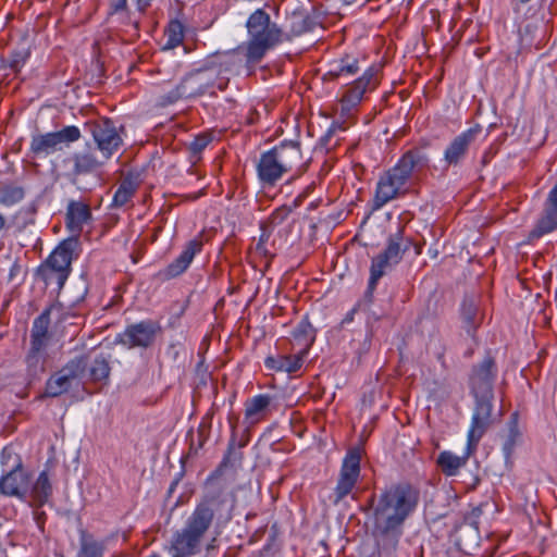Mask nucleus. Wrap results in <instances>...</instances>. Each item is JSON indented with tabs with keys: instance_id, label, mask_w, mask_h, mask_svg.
Masks as SVG:
<instances>
[{
	"instance_id": "nucleus-37",
	"label": "nucleus",
	"mask_w": 557,
	"mask_h": 557,
	"mask_svg": "<svg viewBox=\"0 0 557 557\" xmlns=\"http://www.w3.org/2000/svg\"><path fill=\"white\" fill-rule=\"evenodd\" d=\"M75 170L78 173L89 172L97 169L101 163L90 152L78 153L74 158Z\"/></svg>"
},
{
	"instance_id": "nucleus-3",
	"label": "nucleus",
	"mask_w": 557,
	"mask_h": 557,
	"mask_svg": "<svg viewBox=\"0 0 557 557\" xmlns=\"http://www.w3.org/2000/svg\"><path fill=\"white\" fill-rule=\"evenodd\" d=\"M0 493L15 497L30 507H39L48 503L52 495V485L47 471H41L36 480H32L25 469H10L0 478Z\"/></svg>"
},
{
	"instance_id": "nucleus-5",
	"label": "nucleus",
	"mask_w": 557,
	"mask_h": 557,
	"mask_svg": "<svg viewBox=\"0 0 557 557\" xmlns=\"http://www.w3.org/2000/svg\"><path fill=\"white\" fill-rule=\"evenodd\" d=\"M50 309L44 310L33 322L29 349L25 356L26 374L35 379L45 371L50 341Z\"/></svg>"
},
{
	"instance_id": "nucleus-34",
	"label": "nucleus",
	"mask_w": 557,
	"mask_h": 557,
	"mask_svg": "<svg viewBox=\"0 0 557 557\" xmlns=\"http://www.w3.org/2000/svg\"><path fill=\"white\" fill-rule=\"evenodd\" d=\"M24 189L15 185H7L0 188V206L13 207L24 198Z\"/></svg>"
},
{
	"instance_id": "nucleus-13",
	"label": "nucleus",
	"mask_w": 557,
	"mask_h": 557,
	"mask_svg": "<svg viewBox=\"0 0 557 557\" xmlns=\"http://www.w3.org/2000/svg\"><path fill=\"white\" fill-rule=\"evenodd\" d=\"M81 138V131L75 125L63 127L59 132L36 135L32 138L30 150L40 157L49 156L62 148V145L71 144Z\"/></svg>"
},
{
	"instance_id": "nucleus-49",
	"label": "nucleus",
	"mask_w": 557,
	"mask_h": 557,
	"mask_svg": "<svg viewBox=\"0 0 557 557\" xmlns=\"http://www.w3.org/2000/svg\"><path fill=\"white\" fill-rule=\"evenodd\" d=\"M280 133H281V136H283L285 133V129L282 126H281Z\"/></svg>"
},
{
	"instance_id": "nucleus-32",
	"label": "nucleus",
	"mask_w": 557,
	"mask_h": 557,
	"mask_svg": "<svg viewBox=\"0 0 557 557\" xmlns=\"http://www.w3.org/2000/svg\"><path fill=\"white\" fill-rule=\"evenodd\" d=\"M79 550L76 557H103L104 543L86 531H81Z\"/></svg>"
},
{
	"instance_id": "nucleus-30",
	"label": "nucleus",
	"mask_w": 557,
	"mask_h": 557,
	"mask_svg": "<svg viewBox=\"0 0 557 557\" xmlns=\"http://www.w3.org/2000/svg\"><path fill=\"white\" fill-rule=\"evenodd\" d=\"M409 246L410 240L404 244V227H401L396 234L388 237L387 246L382 253H384V258H388L397 264L401 260L403 253L409 249Z\"/></svg>"
},
{
	"instance_id": "nucleus-47",
	"label": "nucleus",
	"mask_w": 557,
	"mask_h": 557,
	"mask_svg": "<svg viewBox=\"0 0 557 557\" xmlns=\"http://www.w3.org/2000/svg\"><path fill=\"white\" fill-rule=\"evenodd\" d=\"M268 239V236L265 235L264 231H262V234L260 235V239H259V243H258V249H263V245L264 243L267 242Z\"/></svg>"
},
{
	"instance_id": "nucleus-28",
	"label": "nucleus",
	"mask_w": 557,
	"mask_h": 557,
	"mask_svg": "<svg viewBox=\"0 0 557 557\" xmlns=\"http://www.w3.org/2000/svg\"><path fill=\"white\" fill-rule=\"evenodd\" d=\"M460 314L466 332L473 336L483 319L479 310L478 301L474 298H465L461 304Z\"/></svg>"
},
{
	"instance_id": "nucleus-44",
	"label": "nucleus",
	"mask_w": 557,
	"mask_h": 557,
	"mask_svg": "<svg viewBox=\"0 0 557 557\" xmlns=\"http://www.w3.org/2000/svg\"><path fill=\"white\" fill-rule=\"evenodd\" d=\"M302 201V194H298L297 197L293 200V202L289 205L287 202H284L283 205H281V216L283 215V213H289L292 211L293 208H296L298 207Z\"/></svg>"
},
{
	"instance_id": "nucleus-43",
	"label": "nucleus",
	"mask_w": 557,
	"mask_h": 557,
	"mask_svg": "<svg viewBox=\"0 0 557 557\" xmlns=\"http://www.w3.org/2000/svg\"><path fill=\"white\" fill-rule=\"evenodd\" d=\"M298 116H299V113L296 112V113L288 114L284 119L281 117V124L284 123L286 126H288L290 124L293 126V128L295 129L297 136L299 135Z\"/></svg>"
},
{
	"instance_id": "nucleus-38",
	"label": "nucleus",
	"mask_w": 557,
	"mask_h": 557,
	"mask_svg": "<svg viewBox=\"0 0 557 557\" xmlns=\"http://www.w3.org/2000/svg\"><path fill=\"white\" fill-rule=\"evenodd\" d=\"M0 462L3 468V472L10 469L22 468L23 463L20 456L15 453L12 446H5L0 455Z\"/></svg>"
},
{
	"instance_id": "nucleus-4",
	"label": "nucleus",
	"mask_w": 557,
	"mask_h": 557,
	"mask_svg": "<svg viewBox=\"0 0 557 557\" xmlns=\"http://www.w3.org/2000/svg\"><path fill=\"white\" fill-rule=\"evenodd\" d=\"M213 517L214 512L208 505H198L187 518L184 527L172 534L165 546L170 557H190L199 554Z\"/></svg>"
},
{
	"instance_id": "nucleus-25",
	"label": "nucleus",
	"mask_w": 557,
	"mask_h": 557,
	"mask_svg": "<svg viewBox=\"0 0 557 557\" xmlns=\"http://www.w3.org/2000/svg\"><path fill=\"white\" fill-rule=\"evenodd\" d=\"M476 449H469V442L467 441V448L462 456H457L449 450L440 453L436 463L441 471L446 476H455L459 470L463 468L469 458L475 453Z\"/></svg>"
},
{
	"instance_id": "nucleus-41",
	"label": "nucleus",
	"mask_w": 557,
	"mask_h": 557,
	"mask_svg": "<svg viewBox=\"0 0 557 557\" xmlns=\"http://www.w3.org/2000/svg\"><path fill=\"white\" fill-rule=\"evenodd\" d=\"M209 143L210 138L207 135H199L190 143V150L195 154H198L209 145Z\"/></svg>"
},
{
	"instance_id": "nucleus-6",
	"label": "nucleus",
	"mask_w": 557,
	"mask_h": 557,
	"mask_svg": "<svg viewBox=\"0 0 557 557\" xmlns=\"http://www.w3.org/2000/svg\"><path fill=\"white\" fill-rule=\"evenodd\" d=\"M249 39L245 45L248 63L259 62L267 51L274 46V25H270V16L262 10L255 11L246 23Z\"/></svg>"
},
{
	"instance_id": "nucleus-19",
	"label": "nucleus",
	"mask_w": 557,
	"mask_h": 557,
	"mask_svg": "<svg viewBox=\"0 0 557 557\" xmlns=\"http://www.w3.org/2000/svg\"><path fill=\"white\" fill-rule=\"evenodd\" d=\"M156 326L148 321L127 326L117 335V342L127 348L148 347L154 339Z\"/></svg>"
},
{
	"instance_id": "nucleus-18",
	"label": "nucleus",
	"mask_w": 557,
	"mask_h": 557,
	"mask_svg": "<svg viewBox=\"0 0 557 557\" xmlns=\"http://www.w3.org/2000/svg\"><path fill=\"white\" fill-rule=\"evenodd\" d=\"M557 230V181L549 190L544 205L542 214L531 230L529 237L539 239L542 236Z\"/></svg>"
},
{
	"instance_id": "nucleus-50",
	"label": "nucleus",
	"mask_w": 557,
	"mask_h": 557,
	"mask_svg": "<svg viewBox=\"0 0 557 557\" xmlns=\"http://www.w3.org/2000/svg\"><path fill=\"white\" fill-rule=\"evenodd\" d=\"M288 305H289V307H290L292 309H294V305L292 304V301H290V300L288 301Z\"/></svg>"
},
{
	"instance_id": "nucleus-8",
	"label": "nucleus",
	"mask_w": 557,
	"mask_h": 557,
	"mask_svg": "<svg viewBox=\"0 0 557 557\" xmlns=\"http://www.w3.org/2000/svg\"><path fill=\"white\" fill-rule=\"evenodd\" d=\"M431 143L421 140L405 151L394 166L395 172L409 185H418L430 169L431 159L426 152Z\"/></svg>"
},
{
	"instance_id": "nucleus-21",
	"label": "nucleus",
	"mask_w": 557,
	"mask_h": 557,
	"mask_svg": "<svg viewBox=\"0 0 557 557\" xmlns=\"http://www.w3.org/2000/svg\"><path fill=\"white\" fill-rule=\"evenodd\" d=\"M301 161L299 143L294 139L284 138L281 141V177L286 172L292 173L287 182L296 177L299 174Z\"/></svg>"
},
{
	"instance_id": "nucleus-35",
	"label": "nucleus",
	"mask_w": 557,
	"mask_h": 557,
	"mask_svg": "<svg viewBox=\"0 0 557 557\" xmlns=\"http://www.w3.org/2000/svg\"><path fill=\"white\" fill-rule=\"evenodd\" d=\"M393 264L395 263L388 258H384L382 252L373 258L370 269V286H375L377 281L385 274L386 269Z\"/></svg>"
},
{
	"instance_id": "nucleus-16",
	"label": "nucleus",
	"mask_w": 557,
	"mask_h": 557,
	"mask_svg": "<svg viewBox=\"0 0 557 557\" xmlns=\"http://www.w3.org/2000/svg\"><path fill=\"white\" fill-rule=\"evenodd\" d=\"M493 399L475 400V406L468 431L469 449H476L481 438L493 424Z\"/></svg>"
},
{
	"instance_id": "nucleus-31",
	"label": "nucleus",
	"mask_w": 557,
	"mask_h": 557,
	"mask_svg": "<svg viewBox=\"0 0 557 557\" xmlns=\"http://www.w3.org/2000/svg\"><path fill=\"white\" fill-rule=\"evenodd\" d=\"M359 60L352 55H345L338 62L334 63L331 70L325 74V78L336 79L342 76H351L359 72Z\"/></svg>"
},
{
	"instance_id": "nucleus-33",
	"label": "nucleus",
	"mask_w": 557,
	"mask_h": 557,
	"mask_svg": "<svg viewBox=\"0 0 557 557\" xmlns=\"http://www.w3.org/2000/svg\"><path fill=\"white\" fill-rule=\"evenodd\" d=\"M137 187L138 185L133 178L123 180L114 193L112 205L114 207L126 205L134 196Z\"/></svg>"
},
{
	"instance_id": "nucleus-2",
	"label": "nucleus",
	"mask_w": 557,
	"mask_h": 557,
	"mask_svg": "<svg viewBox=\"0 0 557 557\" xmlns=\"http://www.w3.org/2000/svg\"><path fill=\"white\" fill-rule=\"evenodd\" d=\"M380 84V71L370 66L363 74L348 84L339 99V115L344 119L342 122H334L327 132L321 137L320 144L326 150L334 149L342 137L339 133H344L350 126V120L357 112L359 104L362 102L364 95L373 91Z\"/></svg>"
},
{
	"instance_id": "nucleus-36",
	"label": "nucleus",
	"mask_w": 557,
	"mask_h": 557,
	"mask_svg": "<svg viewBox=\"0 0 557 557\" xmlns=\"http://www.w3.org/2000/svg\"><path fill=\"white\" fill-rule=\"evenodd\" d=\"M184 39V27L178 21L171 22L166 33L165 49H174L178 47Z\"/></svg>"
},
{
	"instance_id": "nucleus-7",
	"label": "nucleus",
	"mask_w": 557,
	"mask_h": 557,
	"mask_svg": "<svg viewBox=\"0 0 557 557\" xmlns=\"http://www.w3.org/2000/svg\"><path fill=\"white\" fill-rule=\"evenodd\" d=\"M431 143L421 140L405 151L394 166L395 172L409 185H418L430 169L431 159L426 152Z\"/></svg>"
},
{
	"instance_id": "nucleus-12",
	"label": "nucleus",
	"mask_w": 557,
	"mask_h": 557,
	"mask_svg": "<svg viewBox=\"0 0 557 557\" xmlns=\"http://www.w3.org/2000/svg\"><path fill=\"white\" fill-rule=\"evenodd\" d=\"M79 240L69 237L62 240L49 255L46 267L57 274L60 285L64 283L71 272V264L78 257Z\"/></svg>"
},
{
	"instance_id": "nucleus-39",
	"label": "nucleus",
	"mask_w": 557,
	"mask_h": 557,
	"mask_svg": "<svg viewBox=\"0 0 557 557\" xmlns=\"http://www.w3.org/2000/svg\"><path fill=\"white\" fill-rule=\"evenodd\" d=\"M305 355L294 351L289 356L281 357V371L294 373L302 366Z\"/></svg>"
},
{
	"instance_id": "nucleus-22",
	"label": "nucleus",
	"mask_w": 557,
	"mask_h": 557,
	"mask_svg": "<svg viewBox=\"0 0 557 557\" xmlns=\"http://www.w3.org/2000/svg\"><path fill=\"white\" fill-rule=\"evenodd\" d=\"M202 250V242L200 239L194 238L189 240L183 251L180 253V256L174 259L164 270L163 275L166 278H173L175 276L181 275L184 273L188 267L190 265L191 261L194 260L195 256L199 253Z\"/></svg>"
},
{
	"instance_id": "nucleus-29",
	"label": "nucleus",
	"mask_w": 557,
	"mask_h": 557,
	"mask_svg": "<svg viewBox=\"0 0 557 557\" xmlns=\"http://www.w3.org/2000/svg\"><path fill=\"white\" fill-rule=\"evenodd\" d=\"M272 397L267 394L256 395L246 403L245 417L250 423L259 421L265 416Z\"/></svg>"
},
{
	"instance_id": "nucleus-23",
	"label": "nucleus",
	"mask_w": 557,
	"mask_h": 557,
	"mask_svg": "<svg viewBox=\"0 0 557 557\" xmlns=\"http://www.w3.org/2000/svg\"><path fill=\"white\" fill-rule=\"evenodd\" d=\"M76 379V364L69 363L53 375H51L47 383L45 395L48 397H58L66 393Z\"/></svg>"
},
{
	"instance_id": "nucleus-20",
	"label": "nucleus",
	"mask_w": 557,
	"mask_h": 557,
	"mask_svg": "<svg viewBox=\"0 0 557 557\" xmlns=\"http://www.w3.org/2000/svg\"><path fill=\"white\" fill-rule=\"evenodd\" d=\"M258 176L261 182L262 190L269 194L278 180V153L276 147H273L261 156L258 164Z\"/></svg>"
},
{
	"instance_id": "nucleus-42",
	"label": "nucleus",
	"mask_w": 557,
	"mask_h": 557,
	"mask_svg": "<svg viewBox=\"0 0 557 557\" xmlns=\"http://www.w3.org/2000/svg\"><path fill=\"white\" fill-rule=\"evenodd\" d=\"M126 9H127L126 0H109V15L110 16L126 12Z\"/></svg>"
},
{
	"instance_id": "nucleus-24",
	"label": "nucleus",
	"mask_w": 557,
	"mask_h": 557,
	"mask_svg": "<svg viewBox=\"0 0 557 557\" xmlns=\"http://www.w3.org/2000/svg\"><path fill=\"white\" fill-rule=\"evenodd\" d=\"M91 220L89 207L81 201H71L66 210V227L78 239L84 226Z\"/></svg>"
},
{
	"instance_id": "nucleus-48",
	"label": "nucleus",
	"mask_w": 557,
	"mask_h": 557,
	"mask_svg": "<svg viewBox=\"0 0 557 557\" xmlns=\"http://www.w3.org/2000/svg\"><path fill=\"white\" fill-rule=\"evenodd\" d=\"M531 0H517L518 3L520 4H527L529 3Z\"/></svg>"
},
{
	"instance_id": "nucleus-11",
	"label": "nucleus",
	"mask_w": 557,
	"mask_h": 557,
	"mask_svg": "<svg viewBox=\"0 0 557 557\" xmlns=\"http://www.w3.org/2000/svg\"><path fill=\"white\" fill-rule=\"evenodd\" d=\"M210 71H196L186 75L181 83L162 98L163 104H172L180 99L202 95L213 86Z\"/></svg>"
},
{
	"instance_id": "nucleus-27",
	"label": "nucleus",
	"mask_w": 557,
	"mask_h": 557,
	"mask_svg": "<svg viewBox=\"0 0 557 557\" xmlns=\"http://www.w3.org/2000/svg\"><path fill=\"white\" fill-rule=\"evenodd\" d=\"M289 342L293 351L306 356L314 342V330L311 324L307 320L300 321L293 331Z\"/></svg>"
},
{
	"instance_id": "nucleus-52",
	"label": "nucleus",
	"mask_w": 557,
	"mask_h": 557,
	"mask_svg": "<svg viewBox=\"0 0 557 557\" xmlns=\"http://www.w3.org/2000/svg\"><path fill=\"white\" fill-rule=\"evenodd\" d=\"M275 295H278V287L274 290Z\"/></svg>"
},
{
	"instance_id": "nucleus-26",
	"label": "nucleus",
	"mask_w": 557,
	"mask_h": 557,
	"mask_svg": "<svg viewBox=\"0 0 557 557\" xmlns=\"http://www.w3.org/2000/svg\"><path fill=\"white\" fill-rule=\"evenodd\" d=\"M314 24V21L306 11H295L286 16L284 27L281 29V35L284 33L286 38L289 39L292 36H298L312 30Z\"/></svg>"
},
{
	"instance_id": "nucleus-10",
	"label": "nucleus",
	"mask_w": 557,
	"mask_h": 557,
	"mask_svg": "<svg viewBox=\"0 0 557 557\" xmlns=\"http://www.w3.org/2000/svg\"><path fill=\"white\" fill-rule=\"evenodd\" d=\"M410 189L409 185L391 168L384 171L376 182L372 207L379 210L389 201L405 197Z\"/></svg>"
},
{
	"instance_id": "nucleus-46",
	"label": "nucleus",
	"mask_w": 557,
	"mask_h": 557,
	"mask_svg": "<svg viewBox=\"0 0 557 557\" xmlns=\"http://www.w3.org/2000/svg\"><path fill=\"white\" fill-rule=\"evenodd\" d=\"M151 0H136L138 10L144 11L149 4Z\"/></svg>"
},
{
	"instance_id": "nucleus-40",
	"label": "nucleus",
	"mask_w": 557,
	"mask_h": 557,
	"mask_svg": "<svg viewBox=\"0 0 557 557\" xmlns=\"http://www.w3.org/2000/svg\"><path fill=\"white\" fill-rule=\"evenodd\" d=\"M90 374L96 381L107 379L110 374V367L107 360L102 357L96 358L91 364Z\"/></svg>"
},
{
	"instance_id": "nucleus-9",
	"label": "nucleus",
	"mask_w": 557,
	"mask_h": 557,
	"mask_svg": "<svg viewBox=\"0 0 557 557\" xmlns=\"http://www.w3.org/2000/svg\"><path fill=\"white\" fill-rule=\"evenodd\" d=\"M361 450L359 448H350L343 459L336 486L333 492L334 505L339 504L345 497L354 496V490L360 478Z\"/></svg>"
},
{
	"instance_id": "nucleus-1",
	"label": "nucleus",
	"mask_w": 557,
	"mask_h": 557,
	"mask_svg": "<svg viewBox=\"0 0 557 557\" xmlns=\"http://www.w3.org/2000/svg\"><path fill=\"white\" fill-rule=\"evenodd\" d=\"M419 502V492L408 483L393 484L377 497L370 498L373 508V533L383 549L395 550L403 527L414 511Z\"/></svg>"
},
{
	"instance_id": "nucleus-15",
	"label": "nucleus",
	"mask_w": 557,
	"mask_h": 557,
	"mask_svg": "<svg viewBox=\"0 0 557 557\" xmlns=\"http://www.w3.org/2000/svg\"><path fill=\"white\" fill-rule=\"evenodd\" d=\"M90 133L97 149L106 160L110 159L122 146L123 139L114 123L109 119L94 123Z\"/></svg>"
},
{
	"instance_id": "nucleus-51",
	"label": "nucleus",
	"mask_w": 557,
	"mask_h": 557,
	"mask_svg": "<svg viewBox=\"0 0 557 557\" xmlns=\"http://www.w3.org/2000/svg\"><path fill=\"white\" fill-rule=\"evenodd\" d=\"M285 309V307L281 306L280 307V310H281V314L283 313V310Z\"/></svg>"
},
{
	"instance_id": "nucleus-14",
	"label": "nucleus",
	"mask_w": 557,
	"mask_h": 557,
	"mask_svg": "<svg viewBox=\"0 0 557 557\" xmlns=\"http://www.w3.org/2000/svg\"><path fill=\"white\" fill-rule=\"evenodd\" d=\"M495 376L496 364L492 357L485 358L472 368L469 385L475 400L494 398L493 384Z\"/></svg>"
},
{
	"instance_id": "nucleus-17",
	"label": "nucleus",
	"mask_w": 557,
	"mask_h": 557,
	"mask_svg": "<svg viewBox=\"0 0 557 557\" xmlns=\"http://www.w3.org/2000/svg\"><path fill=\"white\" fill-rule=\"evenodd\" d=\"M481 131L482 127L480 125H474L454 137L444 151V161L446 164L449 166L459 165L466 159L471 145Z\"/></svg>"
},
{
	"instance_id": "nucleus-45",
	"label": "nucleus",
	"mask_w": 557,
	"mask_h": 557,
	"mask_svg": "<svg viewBox=\"0 0 557 557\" xmlns=\"http://www.w3.org/2000/svg\"><path fill=\"white\" fill-rule=\"evenodd\" d=\"M265 367L268 369H275L276 368V360L273 357H268L264 361Z\"/></svg>"
}]
</instances>
